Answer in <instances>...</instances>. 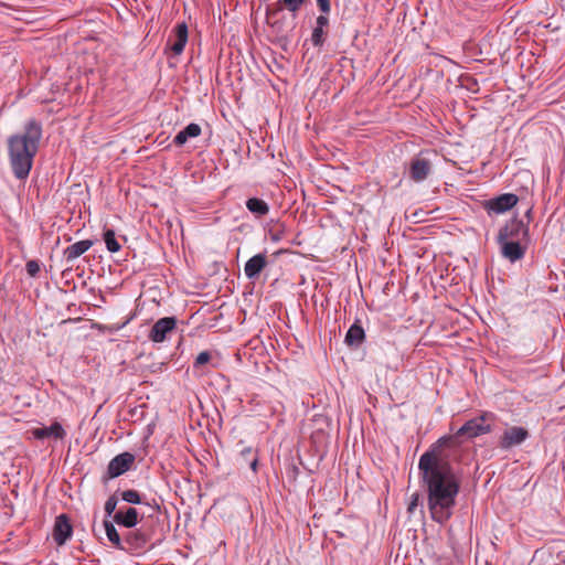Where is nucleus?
I'll return each instance as SVG.
<instances>
[{"mask_svg": "<svg viewBox=\"0 0 565 565\" xmlns=\"http://www.w3.org/2000/svg\"><path fill=\"white\" fill-rule=\"evenodd\" d=\"M118 498L113 494L105 502V512L108 516L113 515L118 511L117 509Z\"/></svg>", "mask_w": 565, "mask_h": 565, "instance_id": "obj_25", "label": "nucleus"}, {"mask_svg": "<svg viewBox=\"0 0 565 565\" xmlns=\"http://www.w3.org/2000/svg\"><path fill=\"white\" fill-rule=\"evenodd\" d=\"M211 360V354L207 351H203L199 353V355L195 359V366H201L206 364Z\"/></svg>", "mask_w": 565, "mask_h": 565, "instance_id": "obj_29", "label": "nucleus"}, {"mask_svg": "<svg viewBox=\"0 0 565 565\" xmlns=\"http://www.w3.org/2000/svg\"><path fill=\"white\" fill-rule=\"evenodd\" d=\"M418 502H419V494L417 492H415L411 495V499L408 502V507H407L408 513L413 514L415 512V510L418 507Z\"/></svg>", "mask_w": 565, "mask_h": 565, "instance_id": "obj_28", "label": "nucleus"}, {"mask_svg": "<svg viewBox=\"0 0 565 565\" xmlns=\"http://www.w3.org/2000/svg\"><path fill=\"white\" fill-rule=\"evenodd\" d=\"M266 22L281 38H287L295 28L294 22L287 21L280 9H274L270 6L266 7Z\"/></svg>", "mask_w": 565, "mask_h": 565, "instance_id": "obj_5", "label": "nucleus"}, {"mask_svg": "<svg viewBox=\"0 0 565 565\" xmlns=\"http://www.w3.org/2000/svg\"><path fill=\"white\" fill-rule=\"evenodd\" d=\"M135 461L134 455L129 452H122L114 457L107 467V473L109 478H117L128 471Z\"/></svg>", "mask_w": 565, "mask_h": 565, "instance_id": "obj_10", "label": "nucleus"}, {"mask_svg": "<svg viewBox=\"0 0 565 565\" xmlns=\"http://www.w3.org/2000/svg\"><path fill=\"white\" fill-rule=\"evenodd\" d=\"M126 542L135 548H140L146 545L147 536L139 531L130 532L126 536Z\"/></svg>", "mask_w": 565, "mask_h": 565, "instance_id": "obj_23", "label": "nucleus"}, {"mask_svg": "<svg viewBox=\"0 0 565 565\" xmlns=\"http://www.w3.org/2000/svg\"><path fill=\"white\" fill-rule=\"evenodd\" d=\"M318 7L323 13L330 12V0H316Z\"/></svg>", "mask_w": 565, "mask_h": 565, "instance_id": "obj_30", "label": "nucleus"}, {"mask_svg": "<svg viewBox=\"0 0 565 565\" xmlns=\"http://www.w3.org/2000/svg\"><path fill=\"white\" fill-rule=\"evenodd\" d=\"M104 242L106 244V247L108 252L110 253H117L120 250L121 245L116 238V234L113 230H106L103 235Z\"/></svg>", "mask_w": 565, "mask_h": 565, "instance_id": "obj_21", "label": "nucleus"}, {"mask_svg": "<svg viewBox=\"0 0 565 565\" xmlns=\"http://www.w3.org/2000/svg\"><path fill=\"white\" fill-rule=\"evenodd\" d=\"M92 246H93V241H90V239H84V241L76 242V243L70 245L64 250V256L67 262H72V260L78 258L79 256H82L84 253H86Z\"/></svg>", "mask_w": 565, "mask_h": 565, "instance_id": "obj_17", "label": "nucleus"}, {"mask_svg": "<svg viewBox=\"0 0 565 565\" xmlns=\"http://www.w3.org/2000/svg\"><path fill=\"white\" fill-rule=\"evenodd\" d=\"M170 49L175 55H180L188 42V26L185 23H179L173 29V33L169 39Z\"/></svg>", "mask_w": 565, "mask_h": 565, "instance_id": "obj_13", "label": "nucleus"}, {"mask_svg": "<svg viewBox=\"0 0 565 565\" xmlns=\"http://www.w3.org/2000/svg\"><path fill=\"white\" fill-rule=\"evenodd\" d=\"M34 438L44 439L46 437H53L55 439H63L66 436L65 429L57 422H54L49 427L35 428L32 431Z\"/></svg>", "mask_w": 565, "mask_h": 565, "instance_id": "obj_16", "label": "nucleus"}, {"mask_svg": "<svg viewBox=\"0 0 565 565\" xmlns=\"http://www.w3.org/2000/svg\"><path fill=\"white\" fill-rule=\"evenodd\" d=\"M142 519V514L136 508L118 509L114 514V521L125 527H135Z\"/></svg>", "mask_w": 565, "mask_h": 565, "instance_id": "obj_12", "label": "nucleus"}, {"mask_svg": "<svg viewBox=\"0 0 565 565\" xmlns=\"http://www.w3.org/2000/svg\"><path fill=\"white\" fill-rule=\"evenodd\" d=\"M72 525L65 514H61L56 518L54 529H53V539L57 545H63L72 535Z\"/></svg>", "mask_w": 565, "mask_h": 565, "instance_id": "obj_14", "label": "nucleus"}, {"mask_svg": "<svg viewBox=\"0 0 565 565\" xmlns=\"http://www.w3.org/2000/svg\"><path fill=\"white\" fill-rule=\"evenodd\" d=\"M246 207L250 213L255 214L258 217L264 216L269 212L268 204L264 200L257 198L248 199L246 201Z\"/></svg>", "mask_w": 565, "mask_h": 565, "instance_id": "obj_20", "label": "nucleus"}, {"mask_svg": "<svg viewBox=\"0 0 565 565\" xmlns=\"http://www.w3.org/2000/svg\"><path fill=\"white\" fill-rule=\"evenodd\" d=\"M519 198L513 193H503L486 202L484 207L489 213L502 214L516 205Z\"/></svg>", "mask_w": 565, "mask_h": 565, "instance_id": "obj_9", "label": "nucleus"}, {"mask_svg": "<svg viewBox=\"0 0 565 565\" xmlns=\"http://www.w3.org/2000/svg\"><path fill=\"white\" fill-rule=\"evenodd\" d=\"M426 154L427 152H420L409 163V177L415 182L425 181L431 172L433 163Z\"/></svg>", "mask_w": 565, "mask_h": 565, "instance_id": "obj_7", "label": "nucleus"}, {"mask_svg": "<svg viewBox=\"0 0 565 565\" xmlns=\"http://www.w3.org/2000/svg\"><path fill=\"white\" fill-rule=\"evenodd\" d=\"M121 500L130 504H139L141 503V494L136 490H125L120 494Z\"/></svg>", "mask_w": 565, "mask_h": 565, "instance_id": "obj_24", "label": "nucleus"}, {"mask_svg": "<svg viewBox=\"0 0 565 565\" xmlns=\"http://www.w3.org/2000/svg\"><path fill=\"white\" fill-rule=\"evenodd\" d=\"M104 527L107 539L117 547L122 548L120 535L118 534L115 525L110 521H104Z\"/></svg>", "mask_w": 565, "mask_h": 565, "instance_id": "obj_22", "label": "nucleus"}, {"mask_svg": "<svg viewBox=\"0 0 565 565\" xmlns=\"http://www.w3.org/2000/svg\"><path fill=\"white\" fill-rule=\"evenodd\" d=\"M41 137V125L35 120H30L22 134L13 135L9 138V159L15 178L20 180L28 178Z\"/></svg>", "mask_w": 565, "mask_h": 565, "instance_id": "obj_2", "label": "nucleus"}, {"mask_svg": "<svg viewBox=\"0 0 565 565\" xmlns=\"http://www.w3.org/2000/svg\"><path fill=\"white\" fill-rule=\"evenodd\" d=\"M266 255L257 254L246 262L244 266V273L248 279H255L259 276V274L266 267Z\"/></svg>", "mask_w": 565, "mask_h": 565, "instance_id": "obj_15", "label": "nucleus"}, {"mask_svg": "<svg viewBox=\"0 0 565 565\" xmlns=\"http://www.w3.org/2000/svg\"><path fill=\"white\" fill-rule=\"evenodd\" d=\"M253 452V449L250 447H247V448H244L242 450V456L243 457H247L248 455H250Z\"/></svg>", "mask_w": 565, "mask_h": 565, "instance_id": "obj_33", "label": "nucleus"}, {"mask_svg": "<svg viewBox=\"0 0 565 565\" xmlns=\"http://www.w3.org/2000/svg\"><path fill=\"white\" fill-rule=\"evenodd\" d=\"M201 127L198 124L191 122L184 129L177 134V136L173 139V142L177 146H183L190 138L199 137L201 135Z\"/></svg>", "mask_w": 565, "mask_h": 565, "instance_id": "obj_18", "label": "nucleus"}, {"mask_svg": "<svg viewBox=\"0 0 565 565\" xmlns=\"http://www.w3.org/2000/svg\"><path fill=\"white\" fill-rule=\"evenodd\" d=\"M494 416L491 413H483L467 423H465L455 434L440 437L433 446H438L441 450L444 446H457L463 439H472L492 430Z\"/></svg>", "mask_w": 565, "mask_h": 565, "instance_id": "obj_3", "label": "nucleus"}, {"mask_svg": "<svg viewBox=\"0 0 565 565\" xmlns=\"http://www.w3.org/2000/svg\"><path fill=\"white\" fill-rule=\"evenodd\" d=\"M177 327V319L174 317H164L159 319L151 328L148 338L154 342H163L168 334Z\"/></svg>", "mask_w": 565, "mask_h": 565, "instance_id": "obj_8", "label": "nucleus"}, {"mask_svg": "<svg viewBox=\"0 0 565 565\" xmlns=\"http://www.w3.org/2000/svg\"><path fill=\"white\" fill-rule=\"evenodd\" d=\"M323 33L324 29H320V26H315L311 34V42L315 46H320L323 43Z\"/></svg>", "mask_w": 565, "mask_h": 565, "instance_id": "obj_26", "label": "nucleus"}, {"mask_svg": "<svg viewBox=\"0 0 565 565\" xmlns=\"http://www.w3.org/2000/svg\"><path fill=\"white\" fill-rule=\"evenodd\" d=\"M501 247V254L504 258L514 263L522 259L526 253L527 244L522 242H498Z\"/></svg>", "mask_w": 565, "mask_h": 565, "instance_id": "obj_11", "label": "nucleus"}, {"mask_svg": "<svg viewBox=\"0 0 565 565\" xmlns=\"http://www.w3.org/2000/svg\"><path fill=\"white\" fill-rule=\"evenodd\" d=\"M25 269L30 277H36L41 267L38 260H29L25 265Z\"/></svg>", "mask_w": 565, "mask_h": 565, "instance_id": "obj_27", "label": "nucleus"}, {"mask_svg": "<svg viewBox=\"0 0 565 565\" xmlns=\"http://www.w3.org/2000/svg\"><path fill=\"white\" fill-rule=\"evenodd\" d=\"M529 226L521 220L508 221L498 233V242L529 243Z\"/></svg>", "mask_w": 565, "mask_h": 565, "instance_id": "obj_4", "label": "nucleus"}, {"mask_svg": "<svg viewBox=\"0 0 565 565\" xmlns=\"http://www.w3.org/2000/svg\"><path fill=\"white\" fill-rule=\"evenodd\" d=\"M529 437L530 433L525 427L509 426L503 430L499 439V447L503 450H509L513 447L520 446Z\"/></svg>", "mask_w": 565, "mask_h": 565, "instance_id": "obj_6", "label": "nucleus"}, {"mask_svg": "<svg viewBox=\"0 0 565 565\" xmlns=\"http://www.w3.org/2000/svg\"><path fill=\"white\" fill-rule=\"evenodd\" d=\"M257 465H258V459H257V457H254V458L250 460V462H249V466H250V468H252V470H253L254 472H256V470H257Z\"/></svg>", "mask_w": 565, "mask_h": 565, "instance_id": "obj_32", "label": "nucleus"}, {"mask_svg": "<svg viewBox=\"0 0 565 565\" xmlns=\"http://www.w3.org/2000/svg\"><path fill=\"white\" fill-rule=\"evenodd\" d=\"M423 487L427 494L430 518L446 523L452 515L460 490V480L438 446H431L418 461Z\"/></svg>", "mask_w": 565, "mask_h": 565, "instance_id": "obj_1", "label": "nucleus"}, {"mask_svg": "<svg viewBox=\"0 0 565 565\" xmlns=\"http://www.w3.org/2000/svg\"><path fill=\"white\" fill-rule=\"evenodd\" d=\"M329 23V20L326 15H319L316 20V26H320V29H324Z\"/></svg>", "mask_w": 565, "mask_h": 565, "instance_id": "obj_31", "label": "nucleus"}, {"mask_svg": "<svg viewBox=\"0 0 565 565\" xmlns=\"http://www.w3.org/2000/svg\"><path fill=\"white\" fill-rule=\"evenodd\" d=\"M364 330L359 324H352L345 334V343L349 345H360L364 340Z\"/></svg>", "mask_w": 565, "mask_h": 565, "instance_id": "obj_19", "label": "nucleus"}]
</instances>
